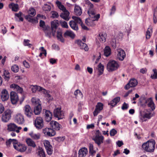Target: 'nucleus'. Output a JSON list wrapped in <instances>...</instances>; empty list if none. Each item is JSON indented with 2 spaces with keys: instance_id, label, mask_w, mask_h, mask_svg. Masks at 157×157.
<instances>
[{
  "instance_id": "obj_19",
  "label": "nucleus",
  "mask_w": 157,
  "mask_h": 157,
  "mask_svg": "<svg viewBox=\"0 0 157 157\" xmlns=\"http://www.w3.org/2000/svg\"><path fill=\"white\" fill-rule=\"evenodd\" d=\"M59 25V23L58 20H55L51 22L52 35L53 36H55L56 29Z\"/></svg>"
},
{
  "instance_id": "obj_31",
  "label": "nucleus",
  "mask_w": 157,
  "mask_h": 157,
  "mask_svg": "<svg viewBox=\"0 0 157 157\" xmlns=\"http://www.w3.org/2000/svg\"><path fill=\"white\" fill-rule=\"evenodd\" d=\"M23 15L22 13L21 12H19L18 13H16L15 14V18L17 21H23V18L22 17Z\"/></svg>"
},
{
  "instance_id": "obj_40",
  "label": "nucleus",
  "mask_w": 157,
  "mask_h": 157,
  "mask_svg": "<svg viewBox=\"0 0 157 157\" xmlns=\"http://www.w3.org/2000/svg\"><path fill=\"white\" fill-rule=\"evenodd\" d=\"M56 4L59 8L61 10H62L63 11H65L67 10L66 8L60 2L57 1L56 2Z\"/></svg>"
},
{
  "instance_id": "obj_27",
  "label": "nucleus",
  "mask_w": 157,
  "mask_h": 157,
  "mask_svg": "<svg viewBox=\"0 0 157 157\" xmlns=\"http://www.w3.org/2000/svg\"><path fill=\"white\" fill-rule=\"evenodd\" d=\"M10 87L11 88L13 89L14 90L16 91L18 93H21L23 91V90L22 88L15 84L11 85Z\"/></svg>"
},
{
  "instance_id": "obj_17",
  "label": "nucleus",
  "mask_w": 157,
  "mask_h": 157,
  "mask_svg": "<svg viewBox=\"0 0 157 157\" xmlns=\"http://www.w3.org/2000/svg\"><path fill=\"white\" fill-rule=\"evenodd\" d=\"M137 81L135 78H132L129 81L128 83L125 85L124 88L126 90L129 89L130 87L136 86L137 84Z\"/></svg>"
},
{
  "instance_id": "obj_55",
  "label": "nucleus",
  "mask_w": 157,
  "mask_h": 157,
  "mask_svg": "<svg viewBox=\"0 0 157 157\" xmlns=\"http://www.w3.org/2000/svg\"><path fill=\"white\" fill-rule=\"evenodd\" d=\"M153 71L154 74L151 75V78L152 79L157 78V70L156 69H154L153 70Z\"/></svg>"
},
{
  "instance_id": "obj_63",
  "label": "nucleus",
  "mask_w": 157,
  "mask_h": 157,
  "mask_svg": "<svg viewBox=\"0 0 157 157\" xmlns=\"http://www.w3.org/2000/svg\"><path fill=\"white\" fill-rule=\"evenodd\" d=\"M78 94L82 96V94L81 91L79 90H77L74 92V94L76 97H77Z\"/></svg>"
},
{
  "instance_id": "obj_36",
  "label": "nucleus",
  "mask_w": 157,
  "mask_h": 157,
  "mask_svg": "<svg viewBox=\"0 0 157 157\" xmlns=\"http://www.w3.org/2000/svg\"><path fill=\"white\" fill-rule=\"evenodd\" d=\"M17 140L16 139H10L9 140H7L6 142V144L7 146L9 147L11 144H12L13 145V147H14V144H16Z\"/></svg>"
},
{
  "instance_id": "obj_29",
  "label": "nucleus",
  "mask_w": 157,
  "mask_h": 157,
  "mask_svg": "<svg viewBox=\"0 0 157 157\" xmlns=\"http://www.w3.org/2000/svg\"><path fill=\"white\" fill-rule=\"evenodd\" d=\"M31 138L33 140H37L39 139L40 137V134L39 133H36L31 132L29 134Z\"/></svg>"
},
{
  "instance_id": "obj_51",
  "label": "nucleus",
  "mask_w": 157,
  "mask_h": 157,
  "mask_svg": "<svg viewBox=\"0 0 157 157\" xmlns=\"http://www.w3.org/2000/svg\"><path fill=\"white\" fill-rule=\"evenodd\" d=\"M30 40L28 39H24V40L23 44L25 46H28L30 48L32 46V44L29 43Z\"/></svg>"
},
{
  "instance_id": "obj_47",
  "label": "nucleus",
  "mask_w": 157,
  "mask_h": 157,
  "mask_svg": "<svg viewBox=\"0 0 157 157\" xmlns=\"http://www.w3.org/2000/svg\"><path fill=\"white\" fill-rule=\"evenodd\" d=\"M47 154L49 155H51L53 152V149L52 146H50L49 147L45 148Z\"/></svg>"
},
{
  "instance_id": "obj_54",
  "label": "nucleus",
  "mask_w": 157,
  "mask_h": 157,
  "mask_svg": "<svg viewBox=\"0 0 157 157\" xmlns=\"http://www.w3.org/2000/svg\"><path fill=\"white\" fill-rule=\"evenodd\" d=\"M111 45L113 48H115L116 47V40L115 38H113L110 41Z\"/></svg>"
},
{
  "instance_id": "obj_8",
  "label": "nucleus",
  "mask_w": 157,
  "mask_h": 157,
  "mask_svg": "<svg viewBox=\"0 0 157 157\" xmlns=\"http://www.w3.org/2000/svg\"><path fill=\"white\" fill-rule=\"evenodd\" d=\"M12 111L10 109L6 110L2 115L1 120L4 122H7L10 120Z\"/></svg>"
},
{
  "instance_id": "obj_46",
  "label": "nucleus",
  "mask_w": 157,
  "mask_h": 157,
  "mask_svg": "<svg viewBox=\"0 0 157 157\" xmlns=\"http://www.w3.org/2000/svg\"><path fill=\"white\" fill-rule=\"evenodd\" d=\"M152 29L151 28H148L146 34V38L147 39H149L150 38L151 34L152 33Z\"/></svg>"
},
{
  "instance_id": "obj_25",
  "label": "nucleus",
  "mask_w": 157,
  "mask_h": 157,
  "mask_svg": "<svg viewBox=\"0 0 157 157\" xmlns=\"http://www.w3.org/2000/svg\"><path fill=\"white\" fill-rule=\"evenodd\" d=\"M88 153V150L86 147L81 148L78 151V157H83L85 156Z\"/></svg>"
},
{
  "instance_id": "obj_49",
  "label": "nucleus",
  "mask_w": 157,
  "mask_h": 157,
  "mask_svg": "<svg viewBox=\"0 0 157 157\" xmlns=\"http://www.w3.org/2000/svg\"><path fill=\"white\" fill-rule=\"evenodd\" d=\"M89 153L91 155H93L96 153V151L93 149V145L92 144H90L89 146Z\"/></svg>"
},
{
  "instance_id": "obj_58",
  "label": "nucleus",
  "mask_w": 157,
  "mask_h": 157,
  "mask_svg": "<svg viewBox=\"0 0 157 157\" xmlns=\"http://www.w3.org/2000/svg\"><path fill=\"white\" fill-rule=\"evenodd\" d=\"M40 50L42 52H41L39 55L40 57H41L43 54H44L45 56H46V50L44 49V48L43 47H41L40 48Z\"/></svg>"
},
{
  "instance_id": "obj_21",
  "label": "nucleus",
  "mask_w": 157,
  "mask_h": 157,
  "mask_svg": "<svg viewBox=\"0 0 157 157\" xmlns=\"http://www.w3.org/2000/svg\"><path fill=\"white\" fill-rule=\"evenodd\" d=\"M15 121L19 124H22L25 121L23 115L21 113L17 114L15 117Z\"/></svg>"
},
{
  "instance_id": "obj_10",
  "label": "nucleus",
  "mask_w": 157,
  "mask_h": 157,
  "mask_svg": "<svg viewBox=\"0 0 157 157\" xmlns=\"http://www.w3.org/2000/svg\"><path fill=\"white\" fill-rule=\"evenodd\" d=\"M25 114L27 117L30 118L33 115V110L29 105H25L23 108Z\"/></svg>"
},
{
  "instance_id": "obj_38",
  "label": "nucleus",
  "mask_w": 157,
  "mask_h": 157,
  "mask_svg": "<svg viewBox=\"0 0 157 157\" xmlns=\"http://www.w3.org/2000/svg\"><path fill=\"white\" fill-rule=\"evenodd\" d=\"M26 142L29 146H31L33 148L36 147V146L35 142L30 138L27 139L26 140Z\"/></svg>"
},
{
  "instance_id": "obj_48",
  "label": "nucleus",
  "mask_w": 157,
  "mask_h": 157,
  "mask_svg": "<svg viewBox=\"0 0 157 157\" xmlns=\"http://www.w3.org/2000/svg\"><path fill=\"white\" fill-rule=\"evenodd\" d=\"M40 87L37 85L32 86L30 87L31 90L33 93H35L36 91H39Z\"/></svg>"
},
{
  "instance_id": "obj_22",
  "label": "nucleus",
  "mask_w": 157,
  "mask_h": 157,
  "mask_svg": "<svg viewBox=\"0 0 157 157\" xmlns=\"http://www.w3.org/2000/svg\"><path fill=\"white\" fill-rule=\"evenodd\" d=\"M50 125L53 129L58 131L62 127L61 125L58 122L53 121L50 122Z\"/></svg>"
},
{
  "instance_id": "obj_9",
  "label": "nucleus",
  "mask_w": 157,
  "mask_h": 157,
  "mask_svg": "<svg viewBox=\"0 0 157 157\" xmlns=\"http://www.w3.org/2000/svg\"><path fill=\"white\" fill-rule=\"evenodd\" d=\"M54 116L58 120L63 118L64 117V112L61 110V108H56L53 111Z\"/></svg>"
},
{
  "instance_id": "obj_59",
  "label": "nucleus",
  "mask_w": 157,
  "mask_h": 157,
  "mask_svg": "<svg viewBox=\"0 0 157 157\" xmlns=\"http://www.w3.org/2000/svg\"><path fill=\"white\" fill-rule=\"evenodd\" d=\"M43 143L45 148L52 146L50 144V142L47 140H44Z\"/></svg>"
},
{
  "instance_id": "obj_44",
  "label": "nucleus",
  "mask_w": 157,
  "mask_h": 157,
  "mask_svg": "<svg viewBox=\"0 0 157 157\" xmlns=\"http://www.w3.org/2000/svg\"><path fill=\"white\" fill-rule=\"evenodd\" d=\"M57 33V37L58 39L60 40L62 42H63L64 41V40L62 36V33L60 31H58Z\"/></svg>"
},
{
  "instance_id": "obj_14",
  "label": "nucleus",
  "mask_w": 157,
  "mask_h": 157,
  "mask_svg": "<svg viewBox=\"0 0 157 157\" xmlns=\"http://www.w3.org/2000/svg\"><path fill=\"white\" fill-rule=\"evenodd\" d=\"M10 98L11 101L13 104H16L19 100L18 95L17 93L12 91L10 93Z\"/></svg>"
},
{
  "instance_id": "obj_52",
  "label": "nucleus",
  "mask_w": 157,
  "mask_h": 157,
  "mask_svg": "<svg viewBox=\"0 0 157 157\" xmlns=\"http://www.w3.org/2000/svg\"><path fill=\"white\" fill-rule=\"evenodd\" d=\"M60 25L63 27L67 28L68 27L67 23L64 21H59Z\"/></svg>"
},
{
  "instance_id": "obj_53",
  "label": "nucleus",
  "mask_w": 157,
  "mask_h": 157,
  "mask_svg": "<svg viewBox=\"0 0 157 157\" xmlns=\"http://www.w3.org/2000/svg\"><path fill=\"white\" fill-rule=\"evenodd\" d=\"M43 9L45 11H50L51 9V7L49 5L45 4L43 6Z\"/></svg>"
},
{
  "instance_id": "obj_4",
  "label": "nucleus",
  "mask_w": 157,
  "mask_h": 157,
  "mask_svg": "<svg viewBox=\"0 0 157 157\" xmlns=\"http://www.w3.org/2000/svg\"><path fill=\"white\" fill-rule=\"evenodd\" d=\"M140 102L142 105H145L147 104L148 107H150L152 111L155 109V106L152 99L151 98L146 99L144 97L140 98Z\"/></svg>"
},
{
  "instance_id": "obj_16",
  "label": "nucleus",
  "mask_w": 157,
  "mask_h": 157,
  "mask_svg": "<svg viewBox=\"0 0 157 157\" xmlns=\"http://www.w3.org/2000/svg\"><path fill=\"white\" fill-rule=\"evenodd\" d=\"M14 145V149L20 152H24L27 149L25 145L18 143L17 141L16 144Z\"/></svg>"
},
{
  "instance_id": "obj_11",
  "label": "nucleus",
  "mask_w": 157,
  "mask_h": 157,
  "mask_svg": "<svg viewBox=\"0 0 157 157\" xmlns=\"http://www.w3.org/2000/svg\"><path fill=\"white\" fill-rule=\"evenodd\" d=\"M34 124L36 127L38 129H41L44 126V121L41 117H37L35 120Z\"/></svg>"
},
{
  "instance_id": "obj_1",
  "label": "nucleus",
  "mask_w": 157,
  "mask_h": 157,
  "mask_svg": "<svg viewBox=\"0 0 157 157\" xmlns=\"http://www.w3.org/2000/svg\"><path fill=\"white\" fill-rule=\"evenodd\" d=\"M89 9L88 11V13L90 17L93 18V19L91 20L89 18H87L85 20L86 25L89 26H93L94 24L93 21H98L100 17V15L99 14L96 15V11L94 9V5L90 2L89 4Z\"/></svg>"
},
{
  "instance_id": "obj_13",
  "label": "nucleus",
  "mask_w": 157,
  "mask_h": 157,
  "mask_svg": "<svg viewBox=\"0 0 157 157\" xmlns=\"http://www.w3.org/2000/svg\"><path fill=\"white\" fill-rule=\"evenodd\" d=\"M43 133L47 136H53L56 134L55 131L51 128H46L43 130Z\"/></svg>"
},
{
  "instance_id": "obj_56",
  "label": "nucleus",
  "mask_w": 157,
  "mask_h": 157,
  "mask_svg": "<svg viewBox=\"0 0 157 157\" xmlns=\"http://www.w3.org/2000/svg\"><path fill=\"white\" fill-rule=\"evenodd\" d=\"M12 71L14 72H17L19 71L18 66L16 65H14L11 68Z\"/></svg>"
},
{
  "instance_id": "obj_12",
  "label": "nucleus",
  "mask_w": 157,
  "mask_h": 157,
  "mask_svg": "<svg viewBox=\"0 0 157 157\" xmlns=\"http://www.w3.org/2000/svg\"><path fill=\"white\" fill-rule=\"evenodd\" d=\"M0 96L2 100L3 101H7L10 97L9 93L6 89H3L1 90Z\"/></svg>"
},
{
  "instance_id": "obj_15",
  "label": "nucleus",
  "mask_w": 157,
  "mask_h": 157,
  "mask_svg": "<svg viewBox=\"0 0 157 157\" xmlns=\"http://www.w3.org/2000/svg\"><path fill=\"white\" fill-rule=\"evenodd\" d=\"M117 58L119 60L122 61L124 60L126 56V54L124 51L122 49L119 48L117 49Z\"/></svg>"
},
{
  "instance_id": "obj_64",
  "label": "nucleus",
  "mask_w": 157,
  "mask_h": 157,
  "mask_svg": "<svg viewBox=\"0 0 157 157\" xmlns=\"http://www.w3.org/2000/svg\"><path fill=\"white\" fill-rule=\"evenodd\" d=\"M116 10V7L114 6H112V8L110 10V15H111L112 14H114Z\"/></svg>"
},
{
  "instance_id": "obj_61",
  "label": "nucleus",
  "mask_w": 157,
  "mask_h": 157,
  "mask_svg": "<svg viewBox=\"0 0 157 157\" xmlns=\"http://www.w3.org/2000/svg\"><path fill=\"white\" fill-rule=\"evenodd\" d=\"M117 133V131L114 128L112 129L110 131V135L111 136H114Z\"/></svg>"
},
{
  "instance_id": "obj_24",
  "label": "nucleus",
  "mask_w": 157,
  "mask_h": 157,
  "mask_svg": "<svg viewBox=\"0 0 157 157\" xmlns=\"http://www.w3.org/2000/svg\"><path fill=\"white\" fill-rule=\"evenodd\" d=\"M77 43L81 49H84L86 51H87L88 50L89 48L87 45L86 44L83 43L81 40H77Z\"/></svg>"
},
{
  "instance_id": "obj_20",
  "label": "nucleus",
  "mask_w": 157,
  "mask_h": 157,
  "mask_svg": "<svg viewBox=\"0 0 157 157\" xmlns=\"http://www.w3.org/2000/svg\"><path fill=\"white\" fill-rule=\"evenodd\" d=\"M103 105L102 103L98 102L96 106V108L93 112L94 116H96L103 109Z\"/></svg>"
},
{
  "instance_id": "obj_32",
  "label": "nucleus",
  "mask_w": 157,
  "mask_h": 157,
  "mask_svg": "<svg viewBox=\"0 0 157 157\" xmlns=\"http://www.w3.org/2000/svg\"><path fill=\"white\" fill-rule=\"evenodd\" d=\"M74 12L76 15L80 16L82 13L81 8L79 6L75 5L74 8Z\"/></svg>"
},
{
  "instance_id": "obj_39",
  "label": "nucleus",
  "mask_w": 157,
  "mask_h": 157,
  "mask_svg": "<svg viewBox=\"0 0 157 157\" xmlns=\"http://www.w3.org/2000/svg\"><path fill=\"white\" fill-rule=\"evenodd\" d=\"M111 49L108 46H106L104 49V55L106 57L109 56L111 54Z\"/></svg>"
},
{
  "instance_id": "obj_62",
  "label": "nucleus",
  "mask_w": 157,
  "mask_h": 157,
  "mask_svg": "<svg viewBox=\"0 0 157 157\" xmlns=\"http://www.w3.org/2000/svg\"><path fill=\"white\" fill-rule=\"evenodd\" d=\"M128 107V105L126 102H124L121 107V109L123 110L127 109Z\"/></svg>"
},
{
  "instance_id": "obj_2",
  "label": "nucleus",
  "mask_w": 157,
  "mask_h": 157,
  "mask_svg": "<svg viewBox=\"0 0 157 157\" xmlns=\"http://www.w3.org/2000/svg\"><path fill=\"white\" fill-rule=\"evenodd\" d=\"M155 142L154 140L152 141H148L142 144V149L147 152H153L155 149Z\"/></svg>"
},
{
  "instance_id": "obj_7",
  "label": "nucleus",
  "mask_w": 157,
  "mask_h": 157,
  "mask_svg": "<svg viewBox=\"0 0 157 157\" xmlns=\"http://www.w3.org/2000/svg\"><path fill=\"white\" fill-rule=\"evenodd\" d=\"M7 130L9 132H15L17 133L20 132L22 128L21 127H18L14 123H10L7 125Z\"/></svg>"
},
{
  "instance_id": "obj_35",
  "label": "nucleus",
  "mask_w": 157,
  "mask_h": 157,
  "mask_svg": "<svg viewBox=\"0 0 157 157\" xmlns=\"http://www.w3.org/2000/svg\"><path fill=\"white\" fill-rule=\"evenodd\" d=\"M38 157H46L45 153L44 150L40 147H38Z\"/></svg>"
},
{
  "instance_id": "obj_3",
  "label": "nucleus",
  "mask_w": 157,
  "mask_h": 157,
  "mask_svg": "<svg viewBox=\"0 0 157 157\" xmlns=\"http://www.w3.org/2000/svg\"><path fill=\"white\" fill-rule=\"evenodd\" d=\"M120 67V64L114 60H110L107 65L106 69L109 72L116 71Z\"/></svg>"
},
{
  "instance_id": "obj_33",
  "label": "nucleus",
  "mask_w": 157,
  "mask_h": 157,
  "mask_svg": "<svg viewBox=\"0 0 157 157\" xmlns=\"http://www.w3.org/2000/svg\"><path fill=\"white\" fill-rule=\"evenodd\" d=\"M41 110V105H39L34 107L33 112L35 115H38L40 113Z\"/></svg>"
},
{
  "instance_id": "obj_30",
  "label": "nucleus",
  "mask_w": 157,
  "mask_h": 157,
  "mask_svg": "<svg viewBox=\"0 0 157 157\" xmlns=\"http://www.w3.org/2000/svg\"><path fill=\"white\" fill-rule=\"evenodd\" d=\"M32 105L34 107L41 105V102L39 98H33L31 99Z\"/></svg>"
},
{
  "instance_id": "obj_28",
  "label": "nucleus",
  "mask_w": 157,
  "mask_h": 157,
  "mask_svg": "<svg viewBox=\"0 0 157 157\" xmlns=\"http://www.w3.org/2000/svg\"><path fill=\"white\" fill-rule=\"evenodd\" d=\"M63 12V13L60 15V17L65 20L68 21L70 19L69 12L67 10Z\"/></svg>"
},
{
  "instance_id": "obj_57",
  "label": "nucleus",
  "mask_w": 157,
  "mask_h": 157,
  "mask_svg": "<svg viewBox=\"0 0 157 157\" xmlns=\"http://www.w3.org/2000/svg\"><path fill=\"white\" fill-rule=\"evenodd\" d=\"M39 91L45 94V95L47 94L48 92V91L40 86V87Z\"/></svg>"
},
{
  "instance_id": "obj_26",
  "label": "nucleus",
  "mask_w": 157,
  "mask_h": 157,
  "mask_svg": "<svg viewBox=\"0 0 157 157\" xmlns=\"http://www.w3.org/2000/svg\"><path fill=\"white\" fill-rule=\"evenodd\" d=\"M106 34L105 33H100L97 36V39L100 42L102 43L105 41Z\"/></svg>"
},
{
  "instance_id": "obj_6",
  "label": "nucleus",
  "mask_w": 157,
  "mask_h": 157,
  "mask_svg": "<svg viewBox=\"0 0 157 157\" xmlns=\"http://www.w3.org/2000/svg\"><path fill=\"white\" fill-rule=\"evenodd\" d=\"M104 137L101 136V133L100 132L99 130H97L95 133V136L93 140L98 146H100L101 144L103 143Z\"/></svg>"
},
{
  "instance_id": "obj_45",
  "label": "nucleus",
  "mask_w": 157,
  "mask_h": 157,
  "mask_svg": "<svg viewBox=\"0 0 157 157\" xmlns=\"http://www.w3.org/2000/svg\"><path fill=\"white\" fill-rule=\"evenodd\" d=\"M153 19L154 23L157 22V7L154 10Z\"/></svg>"
},
{
  "instance_id": "obj_18",
  "label": "nucleus",
  "mask_w": 157,
  "mask_h": 157,
  "mask_svg": "<svg viewBox=\"0 0 157 157\" xmlns=\"http://www.w3.org/2000/svg\"><path fill=\"white\" fill-rule=\"evenodd\" d=\"M44 113L45 120L46 121L49 122L52 120V113L49 110L45 109L43 110Z\"/></svg>"
},
{
  "instance_id": "obj_41",
  "label": "nucleus",
  "mask_w": 157,
  "mask_h": 157,
  "mask_svg": "<svg viewBox=\"0 0 157 157\" xmlns=\"http://www.w3.org/2000/svg\"><path fill=\"white\" fill-rule=\"evenodd\" d=\"M153 116V114L151 113H146L144 115L143 117L142 118V120L143 121H146V118L149 119Z\"/></svg>"
},
{
  "instance_id": "obj_34",
  "label": "nucleus",
  "mask_w": 157,
  "mask_h": 157,
  "mask_svg": "<svg viewBox=\"0 0 157 157\" xmlns=\"http://www.w3.org/2000/svg\"><path fill=\"white\" fill-rule=\"evenodd\" d=\"M75 34L72 31L70 30L67 31L64 34L65 37L69 36L72 38H74L75 37Z\"/></svg>"
},
{
  "instance_id": "obj_37",
  "label": "nucleus",
  "mask_w": 157,
  "mask_h": 157,
  "mask_svg": "<svg viewBox=\"0 0 157 157\" xmlns=\"http://www.w3.org/2000/svg\"><path fill=\"white\" fill-rule=\"evenodd\" d=\"M69 25L71 28L73 30H78V26L76 22L74 21H71L69 22Z\"/></svg>"
},
{
  "instance_id": "obj_60",
  "label": "nucleus",
  "mask_w": 157,
  "mask_h": 157,
  "mask_svg": "<svg viewBox=\"0 0 157 157\" xmlns=\"http://www.w3.org/2000/svg\"><path fill=\"white\" fill-rule=\"evenodd\" d=\"M40 26L41 27L43 28V30H45L46 28L45 27V22L42 20H40Z\"/></svg>"
},
{
  "instance_id": "obj_23",
  "label": "nucleus",
  "mask_w": 157,
  "mask_h": 157,
  "mask_svg": "<svg viewBox=\"0 0 157 157\" xmlns=\"http://www.w3.org/2000/svg\"><path fill=\"white\" fill-rule=\"evenodd\" d=\"M120 97H117L114 98L112 100L109 102L108 104L110 106L111 108H113L116 106L117 103L120 101Z\"/></svg>"
},
{
  "instance_id": "obj_50",
  "label": "nucleus",
  "mask_w": 157,
  "mask_h": 157,
  "mask_svg": "<svg viewBox=\"0 0 157 157\" xmlns=\"http://www.w3.org/2000/svg\"><path fill=\"white\" fill-rule=\"evenodd\" d=\"M72 19L74 20V21L77 23L81 24L82 22L81 19L78 17L76 16H73Z\"/></svg>"
},
{
  "instance_id": "obj_5",
  "label": "nucleus",
  "mask_w": 157,
  "mask_h": 157,
  "mask_svg": "<svg viewBox=\"0 0 157 157\" xmlns=\"http://www.w3.org/2000/svg\"><path fill=\"white\" fill-rule=\"evenodd\" d=\"M28 14L25 17V18L28 21L32 23L35 22L36 20L33 17L36 14L35 10L33 8H30L28 12Z\"/></svg>"
},
{
  "instance_id": "obj_42",
  "label": "nucleus",
  "mask_w": 157,
  "mask_h": 157,
  "mask_svg": "<svg viewBox=\"0 0 157 157\" xmlns=\"http://www.w3.org/2000/svg\"><path fill=\"white\" fill-rule=\"evenodd\" d=\"M98 71L99 72L98 75H101L104 71V65H102L101 63H100L98 66Z\"/></svg>"
},
{
  "instance_id": "obj_43",
  "label": "nucleus",
  "mask_w": 157,
  "mask_h": 157,
  "mask_svg": "<svg viewBox=\"0 0 157 157\" xmlns=\"http://www.w3.org/2000/svg\"><path fill=\"white\" fill-rule=\"evenodd\" d=\"M9 6L11 7L12 10L14 11L17 12L18 10V5L17 4L11 3L9 5Z\"/></svg>"
}]
</instances>
